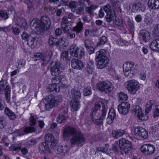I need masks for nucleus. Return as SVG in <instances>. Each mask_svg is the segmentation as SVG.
<instances>
[{"label":"nucleus","mask_w":159,"mask_h":159,"mask_svg":"<svg viewBox=\"0 0 159 159\" xmlns=\"http://www.w3.org/2000/svg\"><path fill=\"white\" fill-rule=\"evenodd\" d=\"M72 136L70 139L71 147L75 146L82 147L85 143L86 139L83 134L77 131L74 127L69 126L65 128L63 133L64 138H68Z\"/></svg>","instance_id":"1"},{"label":"nucleus","mask_w":159,"mask_h":159,"mask_svg":"<svg viewBox=\"0 0 159 159\" xmlns=\"http://www.w3.org/2000/svg\"><path fill=\"white\" fill-rule=\"evenodd\" d=\"M61 101V96H55L49 95L42 100L38 106L42 111H49L53 107L57 106Z\"/></svg>","instance_id":"2"},{"label":"nucleus","mask_w":159,"mask_h":159,"mask_svg":"<svg viewBox=\"0 0 159 159\" xmlns=\"http://www.w3.org/2000/svg\"><path fill=\"white\" fill-rule=\"evenodd\" d=\"M107 108L105 104L101 101H99L95 103L94 107L92 109L90 112L91 119H96L101 116V114L102 112L106 114Z\"/></svg>","instance_id":"3"},{"label":"nucleus","mask_w":159,"mask_h":159,"mask_svg":"<svg viewBox=\"0 0 159 159\" xmlns=\"http://www.w3.org/2000/svg\"><path fill=\"white\" fill-rule=\"evenodd\" d=\"M106 52L104 49H101L96 52L95 60L98 62L97 66L98 68L102 69L108 64L109 60L106 55Z\"/></svg>","instance_id":"4"},{"label":"nucleus","mask_w":159,"mask_h":159,"mask_svg":"<svg viewBox=\"0 0 159 159\" xmlns=\"http://www.w3.org/2000/svg\"><path fill=\"white\" fill-rule=\"evenodd\" d=\"M119 148L122 153H128L133 148L131 143L125 138H121L119 140Z\"/></svg>","instance_id":"5"},{"label":"nucleus","mask_w":159,"mask_h":159,"mask_svg":"<svg viewBox=\"0 0 159 159\" xmlns=\"http://www.w3.org/2000/svg\"><path fill=\"white\" fill-rule=\"evenodd\" d=\"M125 85L129 93L131 94L135 93L140 87V84L134 80H130L127 81Z\"/></svg>","instance_id":"6"},{"label":"nucleus","mask_w":159,"mask_h":159,"mask_svg":"<svg viewBox=\"0 0 159 159\" xmlns=\"http://www.w3.org/2000/svg\"><path fill=\"white\" fill-rule=\"evenodd\" d=\"M97 87L101 92L106 93L111 92L114 89L112 83L109 81H104L98 83L97 84Z\"/></svg>","instance_id":"7"},{"label":"nucleus","mask_w":159,"mask_h":159,"mask_svg":"<svg viewBox=\"0 0 159 159\" xmlns=\"http://www.w3.org/2000/svg\"><path fill=\"white\" fill-rule=\"evenodd\" d=\"M73 57L81 59L84 55V49L82 47H76L74 45L70 47Z\"/></svg>","instance_id":"8"},{"label":"nucleus","mask_w":159,"mask_h":159,"mask_svg":"<svg viewBox=\"0 0 159 159\" xmlns=\"http://www.w3.org/2000/svg\"><path fill=\"white\" fill-rule=\"evenodd\" d=\"M30 26L32 30L38 32L39 34H42L44 31L47 30L40 23H38L34 20L31 21L30 24Z\"/></svg>","instance_id":"9"},{"label":"nucleus","mask_w":159,"mask_h":159,"mask_svg":"<svg viewBox=\"0 0 159 159\" xmlns=\"http://www.w3.org/2000/svg\"><path fill=\"white\" fill-rule=\"evenodd\" d=\"M61 68L59 62H52L51 64L50 72L52 76H56L61 73Z\"/></svg>","instance_id":"10"},{"label":"nucleus","mask_w":159,"mask_h":159,"mask_svg":"<svg viewBox=\"0 0 159 159\" xmlns=\"http://www.w3.org/2000/svg\"><path fill=\"white\" fill-rule=\"evenodd\" d=\"M141 150L145 155H151L155 152V147L151 144H144L141 147Z\"/></svg>","instance_id":"11"},{"label":"nucleus","mask_w":159,"mask_h":159,"mask_svg":"<svg viewBox=\"0 0 159 159\" xmlns=\"http://www.w3.org/2000/svg\"><path fill=\"white\" fill-rule=\"evenodd\" d=\"M85 2L88 5H89V0H80L79 1L75 10L77 14L80 15L83 13L84 8L86 6Z\"/></svg>","instance_id":"12"},{"label":"nucleus","mask_w":159,"mask_h":159,"mask_svg":"<svg viewBox=\"0 0 159 159\" xmlns=\"http://www.w3.org/2000/svg\"><path fill=\"white\" fill-rule=\"evenodd\" d=\"M132 113L136 115L139 119L142 120H145L147 119V117L143 113L142 109L139 106H136L132 110Z\"/></svg>","instance_id":"13"},{"label":"nucleus","mask_w":159,"mask_h":159,"mask_svg":"<svg viewBox=\"0 0 159 159\" xmlns=\"http://www.w3.org/2000/svg\"><path fill=\"white\" fill-rule=\"evenodd\" d=\"M52 54V48L48 50L45 54L43 55L40 61L41 64L43 66L47 65L50 61Z\"/></svg>","instance_id":"14"},{"label":"nucleus","mask_w":159,"mask_h":159,"mask_svg":"<svg viewBox=\"0 0 159 159\" xmlns=\"http://www.w3.org/2000/svg\"><path fill=\"white\" fill-rule=\"evenodd\" d=\"M130 105L128 102H123L118 107V110L120 113L123 115L127 114L129 111Z\"/></svg>","instance_id":"15"},{"label":"nucleus","mask_w":159,"mask_h":159,"mask_svg":"<svg viewBox=\"0 0 159 159\" xmlns=\"http://www.w3.org/2000/svg\"><path fill=\"white\" fill-rule=\"evenodd\" d=\"M134 134L144 139H146L148 137V133L144 128L141 127H136L134 130Z\"/></svg>","instance_id":"16"},{"label":"nucleus","mask_w":159,"mask_h":159,"mask_svg":"<svg viewBox=\"0 0 159 159\" xmlns=\"http://www.w3.org/2000/svg\"><path fill=\"white\" fill-rule=\"evenodd\" d=\"M38 39V35L36 33L31 34L26 41L27 44L31 48H34L35 47V43Z\"/></svg>","instance_id":"17"},{"label":"nucleus","mask_w":159,"mask_h":159,"mask_svg":"<svg viewBox=\"0 0 159 159\" xmlns=\"http://www.w3.org/2000/svg\"><path fill=\"white\" fill-rule=\"evenodd\" d=\"M139 37L143 41L146 42L148 41L150 38V34L146 30H141L139 33Z\"/></svg>","instance_id":"18"},{"label":"nucleus","mask_w":159,"mask_h":159,"mask_svg":"<svg viewBox=\"0 0 159 159\" xmlns=\"http://www.w3.org/2000/svg\"><path fill=\"white\" fill-rule=\"evenodd\" d=\"M13 20L16 24L20 27L21 28L22 27L24 28L27 25V22L25 19L23 17L15 16Z\"/></svg>","instance_id":"19"},{"label":"nucleus","mask_w":159,"mask_h":159,"mask_svg":"<svg viewBox=\"0 0 159 159\" xmlns=\"http://www.w3.org/2000/svg\"><path fill=\"white\" fill-rule=\"evenodd\" d=\"M71 65L74 69L78 70L82 69L84 66L83 62L80 60L76 59H72L71 61Z\"/></svg>","instance_id":"20"},{"label":"nucleus","mask_w":159,"mask_h":159,"mask_svg":"<svg viewBox=\"0 0 159 159\" xmlns=\"http://www.w3.org/2000/svg\"><path fill=\"white\" fill-rule=\"evenodd\" d=\"M105 145V147L97 148L96 151L95 152L94 154H96V152H101L111 156L112 155V153L111 152V149L109 148V144H106Z\"/></svg>","instance_id":"21"},{"label":"nucleus","mask_w":159,"mask_h":159,"mask_svg":"<svg viewBox=\"0 0 159 159\" xmlns=\"http://www.w3.org/2000/svg\"><path fill=\"white\" fill-rule=\"evenodd\" d=\"M81 20V19L79 18L78 19V21L77 23L76 26L72 28V30L75 32L77 35L81 33L83 30V25Z\"/></svg>","instance_id":"22"},{"label":"nucleus","mask_w":159,"mask_h":159,"mask_svg":"<svg viewBox=\"0 0 159 159\" xmlns=\"http://www.w3.org/2000/svg\"><path fill=\"white\" fill-rule=\"evenodd\" d=\"M71 52L70 47L67 51L63 52L61 56V60L65 61H70L73 57Z\"/></svg>","instance_id":"23"},{"label":"nucleus","mask_w":159,"mask_h":159,"mask_svg":"<svg viewBox=\"0 0 159 159\" xmlns=\"http://www.w3.org/2000/svg\"><path fill=\"white\" fill-rule=\"evenodd\" d=\"M149 47L153 51L158 52L159 51V39H154L150 43Z\"/></svg>","instance_id":"24"},{"label":"nucleus","mask_w":159,"mask_h":159,"mask_svg":"<svg viewBox=\"0 0 159 159\" xmlns=\"http://www.w3.org/2000/svg\"><path fill=\"white\" fill-rule=\"evenodd\" d=\"M40 23L45 28L46 30H48L50 27L51 22L50 19L47 16H43L41 18Z\"/></svg>","instance_id":"25"},{"label":"nucleus","mask_w":159,"mask_h":159,"mask_svg":"<svg viewBox=\"0 0 159 159\" xmlns=\"http://www.w3.org/2000/svg\"><path fill=\"white\" fill-rule=\"evenodd\" d=\"M69 95L70 98H72L73 100L80 98L81 96L80 92L79 90L74 89H72L70 92L69 93Z\"/></svg>","instance_id":"26"},{"label":"nucleus","mask_w":159,"mask_h":159,"mask_svg":"<svg viewBox=\"0 0 159 159\" xmlns=\"http://www.w3.org/2000/svg\"><path fill=\"white\" fill-rule=\"evenodd\" d=\"M116 116L115 111L114 109H110L108 114V116L107 119V124H111L115 119Z\"/></svg>","instance_id":"27"},{"label":"nucleus","mask_w":159,"mask_h":159,"mask_svg":"<svg viewBox=\"0 0 159 159\" xmlns=\"http://www.w3.org/2000/svg\"><path fill=\"white\" fill-rule=\"evenodd\" d=\"M148 4L151 9H158L159 8V0H149Z\"/></svg>","instance_id":"28"},{"label":"nucleus","mask_w":159,"mask_h":159,"mask_svg":"<svg viewBox=\"0 0 159 159\" xmlns=\"http://www.w3.org/2000/svg\"><path fill=\"white\" fill-rule=\"evenodd\" d=\"M69 150V148L67 146L64 145L63 146L61 145H59L57 150V153L58 154L61 155L62 156H64Z\"/></svg>","instance_id":"29"},{"label":"nucleus","mask_w":159,"mask_h":159,"mask_svg":"<svg viewBox=\"0 0 159 159\" xmlns=\"http://www.w3.org/2000/svg\"><path fill=\"white\" fill-rule=\"evenodd\" d=\"M4 113L8 118L11 120H14L16 118L15 113L11 110L8 107H5Z\"/></svg>","instance_id":"30"},{"label":"nucleus","mask_w":159,"mask_h":159,"mask_svg":"<svg viewBox=\"0 0 159 159\" xmlns=\"http://www.w3.org/2000/svg\"><path fill=\"white\" fill-rule=\"evenodd\" d=\"M65 79L64 75H61L52 78V81L53 84L57 85L63 83Z\"/></svg>","instance_id":"31"},{"label":"nucleus","mask_w":159,"mask_h":159,"mask_svg":"<svg viewBox=\"0 0 159 159\" xmlns=\"http://www.w3.org/2000/svg\"><path fill=\"white\" fill-rule=\"evenodd\" d=\"M133 70H136L134 67V63L128 62L123 65V71H129Z\"/></svg>","instance_id":"32"},{"label":"nucleus","mask_w":159,"mask_h":159,"mask_svg":"<svg viewBox=\"0 0 159 159\" xmlns=\"http://www.w3.org/2000/svg\"><path fill=\"white\" fill-rule=\"evenodd\" d=\"M116 17V16L114 10L111 11L109 13H107L105 16L106 20L108 23H110L112 20L113 21Z\"/></svg>","instance_id":"33"},{"label":"nucleus","mask_w":159,"mask_h":159,"mask_svg":"<svg viewBox=\"0 0 159 159\" xmlns=\"http://www.w3.org/2000/svg\"><path fill=\"white\" fill-rule=\"evenodd\" d=\"M35 129L32 127H27L25 128L24 129H20L19 130L20 132H21V133L19 134L18 135V136H21L23 135L25 133L28 134L31 133L33 132H35Z\"/></svg>","instance_id":"34"},{"label":"nucleus","mask_w":159,"mask_h":159,"mask_svg":"<svg viewBox=\"0 0 159 159\" xmlns=\"http://www.w3.org/2000/svg\"><path fill=\"white\" fill-rule=\"evenodd\" d=\"M125 133V131L123 130L119 129L117 131H112V136L114 139H118Z\"/></svg>","instance_id":"35"},{"label":"nucleus","mask_w":159,"mask_h":159,"mask_svg":"<svg viewBox=\"0 0 159 159\" xmlns=\"http://www.w3.org/2000/svg\"><path fill=\"white\" fill-rule=\"evenodd\" d=\"M97 7L96 5L90 4L89 3V5L85 8V10L89 15L92 17L93 16V11L97 8Z\"/></svg>","instance_id":"36"},{"label":"nucleus","mask_w":159,"mask_h":159,"mask_svg":"<svg viewBox=\"0 0 159 159\" xmlns=\"http://www.w3.org/2000/svg\"><path fill=\"white\" fill-rule=\"evenodd\" d=\"M60 90V88L58 86L55 84H50L48 85L47 88V91L49 92H53L56 93L59 92Z\"/></svg>","instance_id":"37"},{"label":"nucleus","mask_w":159,"mask_h":159,"mask_svg":"<svg viewBox=\"0 0 159 159\" xmlns=\"http://www.w3.org/2000/svg\"><path fill=\"white\" fill-rule=\"evenodd\" d=\"M11 88L10 86L7 85L6 86L4 90L5 97L7 102H10L11 99L10 97Z\"/></svg>","instance_id":"38"},{"label":"nucleus","mask_w":159,"mask_h":159,"mask_svg":"<svg viewBox=\"0 0 159 159\" xmlns=\"http://www.w3.org/2000/svg\"><path fill=\"white\" fill-rule=\"evenodd\" d=\"M106 115L105 112H102L101 114V116L100 118L96 119H92L91 120L95 124L97 125H101L102 123L103 120L105 119Z\"/></svg>","instance_id":"39"},{"label":"nucleus","mask_w":159,"mask_h":159,"mask_svg":"<svg viewBox=\"0 0 159 159\" xmlns=\"http://www.w3.org/2000/svg\"><path fill=\"white\" fill-rule=\"evenodd\" d=\"M39 148L41 152H45L48 150V145L45 142L39 144Z\"/></svg>","instance_id":"40"},{"label":"nucleus","mask_w":159,"mask_h":159,"mask_svg":"<svg viewBox=\"0 0 159 159\" xmlns=\"http://www.w3.org/2000/svg\"><path fill=\"white\" fill-rule=\"evenodd\" d=\"M70 105L73 111H77L79 108V101L75 100H73L71 101Z\"/></svg>","instance_id":"41"},{"label":"nucleus","mask_w":159,"mask_h":159,"mask_svg":"<svg viewBox=\"0 0 159 159\" xmlns=\"http://www.w3.org/2000/svg\"><path fill=\"white\" fill-rule=\"evenodd\" d=\"M125 75L128 79L133 77L137 72L136 70H133L129 71H123Z\"/></svg>","instance_id":"42"},{"label":"nucleus","mask_w":159,"mask_h":159,"mask_svg":"<svg viewBox=\"0 0 159 159\" xmlns=\"http://www.w3.org/2000/svg\"><path fill=\"white\" fill-rule=\"evenodd\" d=\"M154 103L153 101L150 100L147 102L146 103L145 108V112L148 113L152 109V106H154Z\"/></svg>","instance_id":"43"},{"label":"nucleus","mask_w":159,"mask_h":159,"mask_svg":"<svg viewBox=\"0 0 159 159\" xmlns=\"http://www.w3.org/2000/svg\"><path fill=\"white\" fill-rule=\"evenodd\" d=\"M57 39L50 36L48 39V43L49 45L52 47L56 45Z\"/></svg>","instance_id":"44"},{"label":"nucleus","mask_w":159,"mask_h":159,"mask_svg":"<svg viewBox=\"0 0 159 159\" xmlns=\"http://www.w3.org/2000/svg\"><path fill=\"white\" fill-rule=\"evenodd\" d=\"M113 23L116 25L119 26L121 27L124 26V23L122 20L116 17L113 20Z\"/></svg>","instance_id":"45"},{"label":"nucleus","mask_w":159,"mask_h":159,"mask_svg":"<svg viewBox=\"0 0 159 159\" xmlns=\"http://www.w3.org/2000/svg\"><path fill=\"white\" fill-rule=\"evenodd\" d=\"M141 6V4L140 3L131 4L129 5V7H132V11L134 12L139 9Z\"/></svg>","instance_id":"46"},{"label":"nucleus","mask_w":159,"mask_h":159,"mask_svg":"<svg viewBox=\"0 0 159 159\" xmlns=\"http://www.w3.org/2000/svg\"><path fill=\"white\" fill-rule=\"evenodd\" d=\"M56 46L57 48L59 47V48H63V47L66 46L65 41L62 39L59 40L57 39Z\"/></svg>","instance_id":"47"},{"label":"nucleus","mask_w":159,"mask_h":159,"mask_svg":"<svg viewBox=\"0 0 159 159\" xmlns=\"http://www.w3.org/2000/svg\"><path fill=\"white\" fill-rule=\"evenodd\" d=\"M128 98L127 95L122 92H120L118 94V99L120 101H126Z\"/></svg>","instance_id":"48"},{"label":"nucleus","mask_w":159,"mask_h":159,"mask_svg":"<svg viewBox=\"0 0 159 159\" xmlns=\"http://www.w3.org/2000/svg\"><path fill=\"white\" fill-rule=\"evenodd\" d=\"M44 139L46 141L49 143L52 142V141L55 139L52 134L50 133H48L46 134Z\"/></svg>","instance_id":"49"},{"label":"nucleus","mask_w":159,"mask_h":159,"mask_svg":"<svg viewBox=\"0 0 159 159\" xmlns=\"http://www.w3.org/2000/svg\"><path fill=\"white\" fill-rule=\"evenodd\" d=\"M57 121L58 123L61 124L64 122L66 120V116L63 115H59L57 118Z\"/></svg>","instance_id":"50"},{"label":"nucleus","mask_w":159,"mask_h":159,"mask_svg":"<svg viewBox=\"0 0 159 159\" xmlns=\"http://www.w3.org/2000/svg\"><path fill=\"white\" fill-rule=\"evenodd\" d=\"M8 18V16L7 12L5 10H1L0 11V21L2 19L6 20Z\"/></svg>","instance_id":"51"},{"label":"nucleus","mask_w":159,"mask_h":159,"mask_svg":"<svg viewBox=\"0 0 159 159\" xmlns=\"http://www.w3.org/2000/svg\"><path fill=\"white\" fill-rule=\"evenodd\" d=\"M98 44L104 45L107 41V38L105 36H102L99 39Z\"/></svg>","instance_id":"52"},{"label":"nucleus","mask_w":159,"mask_h":159,"mask_svg":"<svg viewBox=\"0 0 159 159\" xmlns=\"http://www.w3.org/2000/svg\"><path fill=\"white\" fill-rule=\"evenodd\" d=\"M37 117L36 116H31L30 118V125L34 126L37 122Z\"/></svg>","instance_id":"53"},{"label":"nucleus","mask_w":159,"mask_h":159,"mask_svg":"<svg viewBox=\"0 0 159 159\" xmlns=\"http://www.w3.org/2000/svg\"><path fill=\"white\" fill-rule=\"evenodd\" d=\"M83 92L85 96H87L91 94V88L88 87H85L84 89Z\"/></svg>","instance_id":"54"},{"label":"nucleus","mask_w":159,"mask_h":159,"mask_svg":"<svg viewBox=\"0 0 159 159\" xmlns=\"http://www.w3.org/2000/svg\"><path fill=\"white\" fill-rule=\"evenodd\" d=\"M153 116L155 118L159 116V105H156L155 106V109L153 112Z\"/></svg>","instance_id":"55"},{"label":"nucleus","mask_w":159,"mask_h":159,"mask_svg":"<svg viewBox=\"0 0 159 159\" xmlns=\"http://www.w3.org/2000/svg\"><path fill=\"white\" fill-rule=\"evenodd\" d=\"M6 85V82L5 80H2L0 81V94L3 93L4 87Z\"/></svg>","instance_id":"56"},{"label":"nucleus","mask_w":159,"mask_h":159,"mask_svg":"<svg viewBox=\"0 0 159 159\" xmlns=\"http://www.w3.org/2000/svg\"><path fill=\"white\" fill-rule=\"evenodd\" d=\"M68 21L66 17H63L62 19L61 22V27L65 26H68Z\"/></svg>","instance_id":"57"},{"label":"nucleus","mask_w":159,"mask_h":159,"mask_svg":"<svg viewBox=\"0 0 159 159\" xmlns=\"http://www.w3.org/2000/svg\"><path fill=\"white\" fill-rule=\"evenodd\" d=\"M43 56L42 53L40 52L34 54V56L33 57V59L35 61L41 60Z\"/></svg>","instance_id":"58"},{"label":"nucleus","mask_w":159,"mask_h":159,"mask_svg":"<svg viewBox=\"0 0 159 159\" xmlns=\"http://www.w3.org/2000/svg\"><path fill=\"white\" fill-rule=\"evenodd\" d=\"M103 9L104 11L107 13H109L111 11L113 10L111 8V6L109 5H107L104 7Z\"/></svg>","instance_id":"59"},{"label":"nucleus","mask_w":159,"mask_h":159,"mask_svg":"<svg viewBox=\"0 0 159 159\" xmlns=\"http://www.w3.org/2000/svg\"><path fill=\"white\" fill-rule=\"evenodd\" d=\"M12 33L16 35H18L20 33V30L18 28L11 27V30Z\"/></svg>","instance_id":"60"},{"label":"nucleus","mask_w":159,"mask_h":159,"mask_svg":"<svg viewBox=\"0 0 159 159\" xmlns=\"http://www.w3.org/2000/svg\"><path fill=\"white\" fill-rule=\"evenodd\" d=\"M84 45L86 48L92 46V41L89 39H86L84 41Z\"/></svg>","instance_id":"61"},{"label":"nucleus","mask_w":159,"mask_h":159,"mask_svg":"<svg viewBox=\"0 0 159 159\" xmlns=\"http://www.w3.org/2000/svg\"><path fill=\"white\" fill-rule=\"evenodd\" d=\"M57 143V140L55 139L53 140V141H52V142H50L51 143L50 144L51 148L52 149H54L56 146Z\"/></svg>","instance_id":"62"},{"label":"nucleus","mask_w":159,"mask_h":159,"mask_svg":"<svg viewBox=\"0 0 159 159\" xmlns=\"http://www.w3.org/2000/svg\"><path fill=\"white\" fill-rule=\"evenodd\" d=\"M86 71L89 74H92L94 72L93 67L87 66Z\"/></svg>","instance_id":"63"},{"label":"nucleus","mask_w":159,"mask_h":159,"mask_svg":"<svg viewBox=\"0 0 159 159\" xmlns=\"http://www.w3.org/2000/svg\"><path fill=\"white\" fill-rule=\"evenodd\" d=\"M21 148V147L20 145L12 146L10 147V149L15 151L20 150Z\"/></svg>","instance_id":"64"}]
</instances>
